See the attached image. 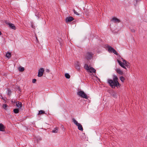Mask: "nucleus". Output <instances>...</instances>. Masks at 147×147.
<instances>
[{
  "label": "nucleus",
  "mask_w": 147,
  "mask_h": 147,
  "mask_svg": "<svg viewBox=\"0 0 147 147\" xmlns=\"http://www.w3.org/2000/svg\"><path fill=\"white\" fill-rule=\"evenodd\" d=\"M118 80L117 76L114 75L113 76V80L109 79L107 80V82L112 88H114L115 87L118 88L121 86L118 82Z\"/></svg>",
  "instance_id": "1"
},
{
  "label": "nucleus",
  "mask_w": 147,
  "mask_h": 147,
  "mask_svg": "<svg viewBox=\"0 0 147 147\" xmlns=\"http://www.w3.org/2000/svg\"><path fill=\"white\" fill-rule=\"evenodd\" d=\"M77 94L80 96L85 99H88L89 97V96L82 91L80 90L78 91L77 92Z\"/></svg>",
  "instance_id": "2"
},
{
  "label": "nucleus",
  "mask_w": 147,
  "mask_h": 147,
  "mask_svg": "<svg viewBox=\"0 0 147 147\" xmlns=\"http://www.w3.org/2000/svg\"><path fill=\"white\" fill-rule=\"evenodd\" d=\"M72 121L74 124L78 126L79 130L82 131L83 130L82 126L80 123H78L74 118L72 119Z\"/></svg>",
  "instance_id": "3"
},
{
  "label": "nucleus",
  "mask_w": 147,
  "mask_h": 147,
  "mask_svg": "<svg viewBox=\"0 0 147 147\" xmlns=\"http://www.w3.org/2000/svg\"><path fill=\"white\" fill-rule=\"evenodd\" d=\"M117 61L119 65L121 67L126 69H127L124 66L125 64H126L127 63V62L125 60V59H123V63H122L121 61L118 59L117 60Z\"/></svg>",
  "instance_id": "4"
},
{
  "label": "nucleus",
  "mask_w": 147,
  "mask_h": 147,
  "mask_svg": "<svg viewBox=\"0 0 147 147\" xmlns=\"http://www.w3.org/2000/svg\"><path fill=\"white\" fill-rule=\"evenodd\" d=\"M93 55L91 52H87L86 53L85 57L87 59H90L92 58Z\"/></svg>",
  "instance_id": "5"
},
{
  "label": "nucleus",
  "mask_w": 147,
  "mask_h": 147,
  "mask_svg": "<svg viewBox=\"0 0 147 147\" xmlns=\"http://www.w3.org/2000/svg\"><path fill=\"white\" fill-rule=\"evenodd\" d=\"M44 71V69L43 68H40L38 70V76L39 77L42 76L43 75Z\"/></svg>",
  "instance_id": "6"
},
{
  "label": "nucleus",
  "mask_w": 147,
  "mask_h": 147,
  "mask_svg": "<svg viewBox=\"0 0 147 147\" xmlns=\"http://www.w3.org/2000/svg\"><path fill=\"white\" fill-rule=\"evenodd\" d=\"M74 20V18L71 16L67 17L65 19V21L66 22H70L73 21Z\"/></svg>",
  "instance_id": "7"
},
{
  "label": "nucleus",
  "mask_w": 147,
  "mask_h": 147,
  "mask_svg": "<svg viewBox=\"0 0 147 147\" xmlns=\"http://www.w3.org/2000/svg\"><path fill=\"white\" fill-rule=\"evenodd\" d=\"M112 20L115 23H119L121 22L119 19L115 17L112 18Z\"/></svg>",
  "instance_id": "8"
},
{
  "label": "nucleus",
  "mask_w": 147,
  "mask_h": 147,
  "mask_svg": "<svg viewBox=\"0 0 147 147\" xmlns=\"http://www.w3.org/2000/svg\"><path fill=\"white\" fill-rule=\"evenodd\" d=\"M116 72L121 75H122L123 74V71L120 69L119 68H117L115 69Z\"/></svg>",
  "instance_id": "9"
},
{
  "label": "nucleus",
  "mask_w": 147,
  "mask_h": 147,
  "mask_svg": "<svg viewBox=\"0 0 147 147\" xmlns=\"http://www.w3.org/2000/svg\"><path fill=\"white\" fill-rule=\"evenodd\" d=\"M16 106L20 109H21L22 107V105L21 102H17L16 104Z\"/></svg>",
  "instance_id": "10"
},
{
  "label": "nucleus",
  "mask_w": 147,
  "mask_h": 147,
  "mask_svg": "<svg viewBox=\"0 0 147 147\" xmlns=\"http://www.w3.org/2000/svg\"><path fill=\"white\" fill-rule=\"evenodd\" d=\"M89 72L90 73H95L96 70L92 67H90L89 68Z\"/></svg>",
  "instance_id": "11"
},
{
  "label": "nucleus",
  "mask_w": 147,
  "mask_h": 147,
  "mask_svg": "<svg viewBox=\"0 0 147 147\" xmlns=\"http://www.w3.org/2000/svg\"><path fill=\"white\" fill-rule=\"evenodd\" d=\"M5 128L3 125L2 123H0V131H5Z\"/></svg>",
  "instance_id": "12"
},
{
  "label": "nucleus",
  "mask_w": 147,
  "mask_h": 147,
  "mask_svg": "<svg viewBox=\"0 0 147 147\" xmlns=\"http://www.w3.org/2000/svg\"><path fill=\"white\" fill-rule=\"evenodd\" d=\"M107 48L108 49V51L109 52H112L113 51V49H114L112 47L110 46H108L107 47Z\"/></svg>",
  "instance_id": "13"
},
{
  "label": "nucleus",
  "mask_w": 147,
  "mask_h": 147,
  "mask_svg": "<svg viewBox=\"0 0 147 147\" xmlns=\"http://www.w3.org/2000/svg\"><path fill=\"white\" fill-rule=\"evenodd\" d=\"M8 25H9V27L11 28L14 30L16 29V27L13 24L11 23H9L8 24Z\"/></svg>",
  "instance_id": "14"
},
{
  "label": "nucleus",
  "mask_w": 147,
  "mask_h": 147,
  "mask_svg": "<svg viewBox=\"0 0 147 147\" xmlns=\"http://www.w3.org/2000/svg\"><path fill=\"white\" fill-rule=\"evenodd\" d=\"M11 53L7 52L6 55V56L8 58H10L11 57Z\"/></svg>",
  "instance_id": "15"
},
{
  "label": "nucleus",
  "mask_w": 147,
  "mask_h": 147,
  "mask_svg": "<svg viewBox=\"0 0 147 147\" xmlns=\"http://www.w3.org/2000/svg\"><path fill=\"white\" fill-rule=\"evenodd\" d=\"M58 127H56L54 128L52 131V132L54 133H57L58 132Z\"/></svg>",
  "instance_id": "16"
},
{
  "label": "nucleus",
  "mask_w": 147,
  "mask_h": 147,
  "mask_svg": "<svg viewBox=\"0 0 147 147\" xmlns=\"http://www.w3.org/2000/svg\"><path fill=\"white\" fill-rule=\"evenodd\" d=\"M90 67L88 66V65L87 64H85L84 65V68L86 70L88 71L89 70Z\"/></svg>",
  "instance_id": "17"
},
{
  "label": "nucleus",
  "mask_w": 147,
  "mask_h": 147,
  "mask_svg": "<svg viewBox=\"0 0 147 147\" xmlns=\"http://www.w3.org/2000/svg\"><path fill=\"white\" fill-rule=\"evenodd\" d=\"M75 67L76 69L78 70H79L80 69V65L78 64H76L75 65Z\"/></svg>",
  "instance_id": "18"
},
{
  "label": "nucleus",
  "mask_w": 147,
  "mask_h": 147,
  "mask_svg": "<svg viewBox=\"0 0 147 147\" xmlns=\"http://www.w3.org/2000/svg\"><path fill=\"white\" fill-rule=\"evenodd\" d=\"M13 112L15 113H18L19 112V110L18 109H15L13 110Z\"/></svg>",
  "instance_id": "19"
},
{
  "label": "nucleus",
  "mask_w": 147,
  "mask_h": 147,
  "mask_svg": "<svg viewBox=\"0 0 147 147\" xmlns=\"http://www.w3.org/2000/svg\"><path fill=\"white\" fill-rule=\"evenodd\" d=\"M45 113V112L42 110H40L39 111L38 115H41Z\"/></svg>",
  "instance_id": "20"
},
{
  "label": "nucleus",
  "mask_w": 147,
  "mask_h": 147,
  "mask_svg": "<svg viewBox=\"0 0 147 147\" xmlns=\"http://www.w3.org/2000/svg\"><path fill=\"white\" fill-rule=\"evenodd\" d=\"M65 77L67 79H69L70 78V75L68 73H66L65 74Z\"/></svg>",
  "instance_id": "21"
},
{
  "label": "nucleus",
  "mask_w": 147,
  "mask_h": 147,
  "mask_svg": "<svg viewBox=\"0 0 147 147\" xmlns=\"http://www.w3.org/2000/svg\"><path fill=\"white\" fill-rule=\"evenodd\" d=\"M24 68L23 67H19V70L20 71H23L24 70Z\"/></svg>",
  "instance_id": "22"
},
{
  "label": "nucleus",
  "mask_w": 147,
  "mask_h": 147,
  "mask_svg": "<svg viewBox=\"0 0 147 147\" xmlns=\"http://www.w3.org/2000/svg\"><path fill=\"white\" fill-rule=\"evenodd\" d=\"M120 79L122 82H123L125 80V78L123 76H121L120 78Z\"/></svg>",
  "instance_id": "23"
},
{
  "label": "nucleus",
  "mask_w": 147,
  "mask_h": 147,
  "mask_svg": "<svg viewBox=\"0 0 147 147\" xmlns=\"http://www.w3.org/2000/svg\"><path fill=\"white\" fill-rule=\"evenodd\" d=\"M7 105L6 104H4L3 105V107L5 110H6V108L7 107Z\"/></svg>",
  "instance_id": "24"
},
{
  "label": "nucleus",
  "mask_w": 147,
  "mask_h": 147,
  "mask_svg": "<svg viewBox=\"0 0 147 147\" xmlns=\"http://www.w3.org/2000/svg\"><path fill=\"white\" fill-rule=\"evenodd\" d=\"M112 53H113L116 55H118V53L114 49H113V51H112Z\"/></svg>",
  "instance_id": "25"
},
{
  "label": "nucleus",
  "mask_w": 147,
  "mask_h": 147,
  "mask_svg": "<svg viewBox=\"0 0 147 147\" xmlns=\"http://www.w3.org/2000/svg\"><path fill=\"white\" fill-rule=\"evenodd\" d=\"M112 53H113L116 55H118V53L114 49H113V51H112Z\"/></svg>",
  "instance_id": "26"
},
{
  "label": "nucleus",
  "mask_w": 147,
  "mask_h": 147,
  "mask_svg": "<svg viewBox=\"0 0 147 147\" xmlns=\"http://www.w3.org/2000/svg\"><path fill=\"white\" fill-rule=\"evenodd\" d=\"M8 92L7 94L9 96H10L11 94V90L9 89H8Z\"/></svg>",
  "instance_id": "27"
},
{
  "label": "nucleus",
  "mask_w": 147,
  "mask_h": 147,
  "mask_svg": "<svg viewBox=\"0 0 147 147\" xmlns=\"http://www.w3.org/2000/svg\"><path fill=\"white\" fill-rule=\"evenodd\" d=\"M73 11L74 13L75 14H76L77 15H79V14H78V13L75 10V9H74L73 10Z\"/></svg>",
  "instance_id": "28"
},
{
  "label": "nucleus",
  "mask_w": 147,
  "mask_h": 147,
  "mask_svg": "<svg viewBox=\"0 0 147 147\" xmlns=\"http://www.w3.org/2000/svg\"><path fill=\"white\" fill-rule=\"evenodd\" d=\"M129 63L127 62V63L126 64H125L124 66L125 67V66L127 67H129V65L128 64Z\"/></svg>",
  "instance_id": "29"
},
{
  "label": "nucleus",
  "mask_w": 147,
  "mask_h": 147,
  "mask_svg": "<svg viewBox=\"0 0 147 147\" xmlns=\"http://www.w3.org/2000/svg\"><path fill=\"white\" fill-rule=\"evenodd\" d=\"M36 80L35 79H33L32 80V83H34L36 82Z\"/></svg>",
  "instance_id": "30"
},
{
  "label": "nucleus",
  "mask_w": 147,
  "mask_h": 147,
  "mask_svg": "<svg viewBox=\"0 0 147 147\" xmlns=\"http://www.w3.org/2000/svg\"><path fill=\"white\" fill-rule=\"evenodd\" d=\"M131 31L133 32H135V30L134 29H131Z\"/></svg>",
  "instance_id": "31"
},
{
  "label": "nucleus",
  "mask_w": 147,
  "mask_h": 147,
  "mask_svg": "<svg viewBox=\"0 0 147 147\" xmlns=\"http://www.w3.org/2000/svg\"><path fill=\"white\" fill-rule=\"evenodd\" d=\"M46 70L47 72H49V71L48 69H46Z\"/></svg>",
  "instance_id": "32"
},
{
  "label": "nucleus",
  "mask_w": 147,
  "mask_h": 147,
  "mask_svg": "<svg viewBox=\"0 0 147 147\" xmlns=\"http://www.w3.org/2000/svg\"><path fill=\"white\" fill-rule=\"evenodd\" d=\"M18 90H19V91H20V89L19 88H18Z\"/></svg>",
  "instance_id": "33"
},
{
  "label": "nucleus",
  "mask_w": 147,
  "mask_h": 147,
  "mask_svg": "<svg viewBox=\"0 0 147 147\" xmlns=\"http://www.w3.org/2000/svg\"><path fill=\"white\" fill-rule=\"evenodd\" d=\"M140 1V0H136V2H137L138 1Z\"/></svg>",
  "instance_id": "34"
},
{
  "label": "nucleus",
  "mask_w": 147,
  "mask_h": 147,
  "mask_svg": "<svg viewBox=\"0 0 147 147\" xmlns=\"http://www.w3.org/2000/svg\"><path fill=\"white\" fill-rule=\"evenodd\" d=\"M32 28H34V26H33V25H32Z\"/></svg>",
  "instance_id": "35"
},
{
  "label": "nucleus",
  "mask_w": 147,
  "mask_h": 147,
  "mask_svg": "<svg viewBox=\"0 0 147 147\" xmlns=\"http://www.w3.org/2000/svg\"><path fill=\"white\" fill-rule=\"evenodd\" d=\"M36 39L37 40H38V38H37L36 37Z\"/></svg>",
  "instance_id": "36"
},
{
  "label": "nucleus",
  "mask_w": 147,
  "mask_h": 147,
  "mask_svg": "<svg viewBox=\"0 0 147 147\" xmlns=\"http://www.w3.org/2000/svg\"><path fill=\"white\" fill-rule=\"evenodd\" d=\"M36 39L37 40H38V38H37L36 37Z\"/></svg>",
  "instance_id": "37"
},
{
  "label": "nucleus",
  "mask_w": 147,
  "mask_h": 147,
  "mask_svg": "<svg viewBox=\"0 0 147 147\" xmlns=\"http://www.w3.org/2000/svg\"><path fill=\"white\" fill-rule=\"evenodd\" d=\"M39 16H38V18H39Z\"/></svg>",
  "instance_id": "38"
}]
</instances>
